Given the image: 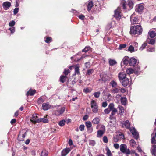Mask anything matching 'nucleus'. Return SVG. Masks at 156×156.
Wrapping results in <instances>:
<instances>
[{"instance_id": "f257e3e1", "label": "nucleus", "mask_w": 156, "mask_h": 156, "mask_svg": "<svg viewBox=\"0 0 156 156\" xmlns=\"http://www.w3.org/2000/svg\"><path fill=\"white\" fill-rule=\"evenodd\" d=\"M123 125L125 126L126 128L127 129H130V130L135 139H137L138 138L139 134L138 133L135 128L130 127V123L128 120L125 121Z\"/></svg>"}, {"instance_id": "f03ea898", "label": "nucleus", "mask_w": 156, "mask_h": 156, "mask_svg": "<svg viewBox=\"0 0 156 156\" xmlns=\"http://www.w3.org/2000/svg\"><path fill=\"white\" fill-rule=\"evenodd\" d=\"M142 32V29L140 25L133 26L131 27L130 29V33L132 35L136 34L140 35Z\"/></svg>"}, {"instance_id": "7ed1b4c3", "label": "nucleus", "mask_w": 156, "mask_h": 156, "mask_svg": "<svg viewBox=\"0 0 156 156\" xmlns=\"http://www.w3.org/2000/svg\"><path fill=\"white\" fill-rule=\"evenodd\" d=\"M92 112L95 113L98 111V105L96 102L94 100H92L90 102Z\"/></svg>"}, {"instance_id": "20e7f679", "label": "nucleus", "mask_w": 156, "mask_h": 156, "mask_svg": "<svg viewBox=\"0 0 156 156\" xmlns=\"http://www.w3.org/2000/svg\"><path fill=\"white\" fill-rule=\"evenodd\" d=\"M120 150L124 153L127 154H130V151L129 149H127V146L124 144H122L120 146Z\"/></svg>"}, {"instance_id": "39448f33", "label": "nucleus", "mask_w": 156, "mask_h": 156, "mask_svg": "<svg viewBox=\"0 0 156 156\" xmlns=\"http://www.w3.org/2000/svg\"><path fill=\"white\" fill-rule=\"evenodd\" d=\"M114 12V17H115L117 20H120L121 17L120 8L118 7L117 9Z\"/></svg>"}, {"instance_id": "423d86ee", "label": "nucleus", "mask_w": 156, "mask_h": 156, "mask_svg": "<svg viewBox=\"0 0 156 156\" xmlns=\"http://www.w3.org/2000/svg\"><path fill=\"white\" fill-rule=\"evenodd\" d=\"M85 125L87 128L88 133H91L93 131V129L92 127L91 122L90 121H87L85 122Z\"/></svg>"}, {"instance_id": "0eeeda50", "label": "nucleus", "mask_w": 156, "mask_h": 156, "mask_svg": "<svg viewBox=\"0 0 156 156\" xmlns=\"http://www.w3.org/2000/svg\"><path fill=\"white\" fill-rule=\"evenodd\" d=\"M65 110V107L59 108L57 110L55 111V114L56 115L59 116L64 112Z\"/></svg>"}, {"instance_id": "6e6552de", "label": "nucleus", "mask_w": 156, "mask_h": 156, "mask_svg": "<svg viewBox=\"0 0 156 156\" xmlns=\"http://www.w3.org/2000/svg\"><path fill=\"white\" fill-rule=\"evenodd\" d=\"M144 8V5L142 4H139L136 6V11L140 14H141Z\"/></svg>"}, {"instance_id": "1a4fd4ad", "label": "nucleus", "mask_w": 156, "mask_h": 156, "mask_svg": "<svg viewBox=\"0 0 156 156\" xmlns=\"http://www.w3.org/2000/svg\"><path fill=\"white\" fill-rule=\"evenodd\" d=\"M131 23L133 24H135L138 22L137 17L135 16V14H133L130 17Z\"/></svg>"}, {"instance_id": "9d476101", "label": "nucleus", "mask_w": 156, "mask_h": 156, "mask_svg": "<svg viewBox=\"0 0 156 156\" xmlns=\"http://www.w3.org/2000/svg\"><path fill=\"white\" fill-rule=\"evenodd\" d=\"M130 58L127 56L125 57L123 59L122 62H121V66H122L123 65H127L129 64Z\"/></svg>"}, {"instance_id": "9b49d317", "label": "nucleus", "mask_w": 156, "mask_h": 156, "mask_svg": "<svg viewBox=\"0 0 156 156\" xmlns=\"http://www.w3.org/2000/svg\"><path fill=\"white\" fill-rule=\"evenodd\" d=\"M123 86L124 87L129 85L130 84L129 79L128 78H126L123 80H122L121 82Z\"/></svg>"}, {"instance_id": "f8f14e48", "label": "nucleus", "mask_w": 156, "mask_h": 156, "mask_svg": "<svg viewBox=\"0 0 156 156\" xmlns=\"http://www.w3.org/2000/svg\"><path fill=\"white\" fill-rule=\"evenodd\" d=\"M39 119L38 118L36 114H34L32 115L31 118L30 119V121L33 123L35 124L37 123V122Z\"/></svg>"}, {"instance_id": "ddd939ff", "label": "nucleus", "mask_w": 156, "mask_h": 156, "mask_svg": "<svg viewBox=\"0 0 156 156\" xmlns=\"http://www.w3.org/2000/svg\"><path fill=\"white\" fill-rule=\"evenodd\" d=\"M118 78L120 82L126 78V74L124 72H120L119 73Z\"/></svg>"}, {"instance_id": "4468645a", "label": "nucleus", "mask_w": 156, "mask_h": 156, "mask_svg": "<svg viewBox=\"0 0 156 156\" xmlns=\"http://www.w3.org/2000/svg\"><path fill=\"white\" fill-rule=\"evenodd\" d=\"M70 148H66L63 149L61 152V156H66L70 151Z\"/></svg>"}, {"instance_id": "2eb2a0df", "label": "nucleus", "mask_w": 156, "mask_h": 156, "mask_svg": "<svg viewBox=\"0 0 156 156\" xmlns=\"http://www.w3.org/2000/svg\"><path fill=\"white\" fill-rule=\"evenodd\" d=\"M11 5V3L8 2H5L2 4V6L3 9L5 10H7Z\"/></svg>"}, {"instance_id": "dca6fc26", "label": "nucleus", "mask_w": 156, "mask_h": 156, "mask_svg": "<svg viewBox=\"0 0 156 156\" xmlns=\"http://www.w3.org/2000/svg\"><path fill=\"white\" fill-rule=\"evenodd\" d=\"M137 60L133 57L130 58L129 65L130 66H133L136 63Z\"/></svg>"}, {"instance_id": "f3484780", "label": "nucleus", "mask_w": 156, "mask_h": 156, "mask_svg": "<svg viewBox=\"0 0 156 156\" xmlns=\"http://www.w3.org/2000/svg\"><path fill=\"white\" fill-rule=\"evenodd\" d=\"M48 119L45 116L43 118H40L37 122V123L43 122V123H48Z\"/></svg>"}, {"instance_id": "a211bd4d", "label": "nucleus", "mask_w": 156, "mask_h": 156, "mask_svg": "<svg viewBox=\"0 0 156 156\" xmlns=\"http://www.w3.org/2000/svg\"><path fill=\"white\" fill-rule=\"evenodd\" d=\"M51 107V105L48 103H44L42 105L43 109L44 110H47L49 109Z\"/></svg>"}, {"instance_id": "6ab92c4d", "label": "nucleus", "mask_w": 156, "mask_h": 156, "mask_svg": "<svg viewBox=\"0 0 156 156\" xmlns=\"http://www.w3.org/2000/svg\"><path fill=\"white\" fill-rule=\"evenodd\" d=\"M151 153L154 156H156V145H152V147L151 150Z\"/></svg>"}, {"instance_id": "aec40b11", "label": "nucleus", "mask_w": 156, "mask_h": 156, "mask_svg": "<svg viewBox=\"0 0 156 156\" xmlns=\"http://www.w3.org/2000/svg\"><path fill=\"white\" fill-rule=\"evenodd\" d=\"M120 99L121 104L123 105H125L127 102V99L126 97H121Z\"/></svg>"}, {"instance_id": "412c9836", "label": "nucleus", "mask_w": 156, "mask_h": 156, "mask_svg": "<svg viewBox=\"0 0 156 156\" xmlns=\"http://www.w3.org/2000/svg\"><path fill=\"white\" fill-rule=\"evenodd\" d=\"M36 93L35 90H32L30 89L26 93V95L27 96L29 95L33 96Z\"/></svg>"}, {"instance_id": "4be33fe9", "label": "nucleus", "mask_w": 156, "mask_h": 156, "mask_svg": "<svg viewBox=\"0 0 156 156\" xmlns=\"http://www.w3.org/2000/svg\"><path fill=\"white\" fill-rule=\"evenodd\" d=\"M147 42L151 45L154 44L155 42V40L154 39H150L148 38L147 40Z\"/></svg>"}, {"instance_id": "5701e85b", "label": "nucleus", "mask_w": 156, "mask_h": 156, "mask_svg": "<svg viewBox=\"0 0 156 156\" xmlns=\"http://www.w3.org/2000/svg\"><path fill=\"white\" fill-rule=\"evenodd\" d=\"M137 50V49H135V48L132 45L130 46L128 49V51H129L131 53H132L136 51Z\"/></svg>"}, {"instance_id": "b1692460", "label": "nucleus", "mask_w": 156, "mask_h": 156, "mask_svg": "<svg viewBox=\"0 0 156 156\" xmlns=\"http://www.w3.org/2000/svg\"><path fill=\"white\" fill-rule=\"evenodd\" d=\"M118 108L119 109V112L120 114L121 115H123V113H124V108L121 105H119V106L118 107Z\"/></svg>"}, {"instance_id": "393cba45", "label": "nucleus", "mask_w": 156, "mask_h": 156, "mask_svg": "<svg viewBox=\"0 0 156 156\" xmlns=\"http://www.w3.org/2000/svg\"><path fill=\"white\" fill-rule=\"evenodd\" d=\"M105 132L104 131H101V130H99L97 131V136L98 137H101L103 134H104Z\"/></svg>"}, {"instance_id": "a878e982", "label": "nucleus", "mask_w": 156, "mask_h": 156, "mask_svg": "<svg viewBox=\"0 0 156 156\" xmlns=\"http://www.w3.org/2000/svg\"><path fill=\"white\" fill-rule=\"evenodd\" d=\"M129 143L130 145L132 147L134 148L135 147L136 143L133 139H131L129 141Z\"/></svg>"}, {"instance_id": "bb28decb", "label": "nucleus", "mask_w": 156, "mask_h": 156, "mask_svg": "<svg viewBox=\"0 0 156 156\" xmlns=\"http://www.w3.org/2000/svg\"><path fill=\"white\" fill-rule=\"evenodd\" d=\"M100 121V120L98 118L96 117L93 120L92 122L94 124H98L99 123Z\"/></svg>"}, {"instance_id": "cd10ccee", "label": "nucleus", "mask_w": 156, "mask_h": 156, "mask_svg": "<svg viewBox=\"0 0 156 156\" xmlns=\"http://www.w3.org/2000/svg\"><path fill=\"white\" fill-rule=\"evenodd\" d=\"M93 6V3L92 1H90L87 6V9L88 11L90 10L92 7Z\"/></svg>"}, {"instance_id": "c85d7f7f", "label": "nucleus", "mask_w": 156, "mask_h": 156, "mask_svg": "<svg viewBox=\"0 0 156 156\" xmlns=\"http://www.w3.org/2000/svg\"><path fill=\"white\" fill-rule=\"evenodd\" d=\"M67 76H66L62 75L60 78V80L62 83H64L66 80Z\"/></svg>"}, {"instance_id": "c756f323", "label": "nucleus", "mask_w": 156, "mask_h": 156, "mask_svg": "<svg viewBox=\"0 0 156 156\" xmlns=\"http://www.w3.org/2000/svg\"><path fill=\"white\" fill-rule=\"evenodd\" d=\"M109 63L111 66H113L117 64L116 61L115 60L109 59Z\"/></svg>"}, {"instance_id": "7c9ffc66", "label": "nucleus", "mask_w": 156, "mask_h": 156, "mask_svg": "<svg viewBox=\"0 0 156 156\" xmlns=\"http://www.w3.org/2000/svg\"><path fill=\"white\" fill-rule=\"evenodd\" d=\"M25 137V134H23L21 135L20 134L19 135L18 138V140L20 141H22L24 139Z\"/></svg>"}, {"instance_id": "2f4dec72", "label": "nucleus", "mask_w": 156, "mask_h": 156, "mask_svg": "<svg viewBox=\"0 0 156 156\" xmlns=\"http://www.w3.org/2000/svg\"><path fill=\"white\" fill-rule=\"evenodd\" d=\"M119 91L120 90L119 89L115 87L112 90L111 92L112 93L115 94L119 93Z\"/></svg>"}, {"instance_id": "473e14b6", "label": "nucleus", "mask_w": 156, "mask_h": 156, "mask_svg": "<svg viewBox=\"0 0 156 156\" xmlns=\"http://www.w3.org/2000/svg\"><path fill=\"white\" fill-rule=\"evenodd\" d=\"M127 6H129V9H128V10H129L131 9L133 6V3L131 1H128V5H127Z\"/></svg>"}, {"instance_id": "72a5a7b5", "label": "nucleus", "mask_w": 156, "mask_h": 156, "mask_svg": "<svg viewBox=\"0 0 156 156\" xmlns=\"http://www.w3.org/2000/svg\"><path fill=\"white\" fill-rule=\"evenodd\" d=\"M110 84L112 86V87H115L117 86V83L114 80H112L110 82Z\"/></svg>"}, {"instance_id": "f704fd0d", "label": "nucleus", "mask_w": 156, "mask_h": 156, "mask_svg": "<svg viewBox=\"0 0 156 156\" xmlns=\"http://www.w3.org/2000/svg\"><path fill=\"white\" fill-rule=\"evenodd\" d=\"M44 101V99L43 96L40 97L38 100L37 102L39 104H41Z\"/></svg>"}, {"instance_id": "c9c22d12", "label": "nucleus", "mask_w": 156, "mask_h": 156, "mask_svg": "<svg viewBox=\"0 0 156 156\" xmlns=\"http://www.w3.org/2000/svg\"><path fill=\"white\" fill-rule=\"evenodd\" d=\"M134 72V70L132 68H129L126 70V72L128 74L130 75Z\"/></svg>"}, {"instance_id": "e433bc0d", "label": "nucleus", "mask_w": 156, "mask_h": 156, "mask_svg": "<svg viewBox=\"0 0 156 156\" xmlns=\"http://www.w3.org/2000/svg\"><path fill=\"white\" fill-rule=\"evenodd\" d=\"M48 152L45 150H44L41 153V156H47Z\"/></svg>"}, {"instance_id": "4c0bfd02", "label": "nucleus", "mask_w": 156, "mask_h": 156, "mask_svg": "<svg viewBox=\"0 0 156 156\" xmlns=\"http://www.w3.org/2000/svg\"><path fill=\"white\" fill-rule=\"evenodd\" d=\"M89 145L92 146H93L95 144V142L94 140H89Z\"/></svg>"}, {"instance_id": "58836bf2", "label": "nucleus", "mask_w": 156, "mask_h": 156, "mask_svg": "<svg viewBox=\"0 0 156 156\" xmlns=\"http://www.w3.org/2000/svg\"><path fill=\"white\" fill-rule=\"evenodd\" d=\"M75 75L79 74H80L79 67L78 66H76L75 68Z\"/></svg>"}, {"instance_id": "ea45409f", "label": "nucleus", "mask_w": 156, "mask_h": 156, "mask_svg": "<svg viewBox=\"0 0 156 156\" xmlns=\"http://www.w3.org/2000/svg\"><path fill=\"white\" fill-rule=\"evenodd\" d=\"M126 2L125 1L123 0L121 2V4L122 5L123 9L125 10L127 9L126 7Z\"/></svg>"}, {"instance_id": "a19ab883", "label": "nucleus", "mask_w": 156, "mask_h": 156, "mask_svg": "<svg viewBox=\"0 0 156 156\" xmlns=\"http://www.w3.org/2000/svg\"><path fill=\"white\" fill-rule=\"evenodd\" d=\"M90 49L91 48L90 47L88 46H86L84 49H83L82 51L83 52H86L88 51L89 50H90Z\"/></svg>"}, {"instance_id": "79ce46f5", "label": "nucleus", "mask_w": 156, "mask_h": 156, "mask_svg": "<svg viewBox=\"0 0 156 156\" xmlns=\"http://www.w3.org/2000/svg\"><path fill=\"white\" fill-rule=\"evenodd\" d=\"M94 70L93 69H90L87 70V75H91L94 72Z\"/></svg>"}, {"instance_id": "37998d69", "label": "nucleus", "mask_w": 156, "mask_h": 156, "mask_svg": "<svg viewBox=\"0 0 156 156\" xmlns=\"http://www.w3.org/2000/svg\"><path fill=\"white\" fill-rule=\"evenodd\" d=\"M106 150L107 151L106 154L107 156H111L112 155L111 151L108 147H107L106 148Z\"/></svg>"}, {"instance_id": "c03bdc74", "label": "nucleus", "mask_w": 156, "mask_h": 156, "mask_svg": "<svg viewBox=\"0 0 156 156\" xmlns=\"http://www.w3.org/2000/svg\"><path fill=\"white\" fill-rule=\"evenodd\" d=\"M126 46V44H121L119 45L118 49L119 50H122L125 48Z\"/></svg>"}, {"instance_id": "a18cd8bd", "label": "nucleus", "mask_w": 156, "mask_h": 156, "mask_svg": "<svg viewBox=\"0 0 156 156\" xmlns=\"http://www.w3.org/2000/svg\"><path fill=\"white\" fill-rule=\"evenodd\" d=\"M147 45V44L146 43H143L141 46L140 48L139 49L140 51H142L146 47Z\"/></svg>"}, {"instance_id": "49530a36", "label": "nucleus", "mask_w": 156, "mask_h": 156, "mask_svg": "<svg viewBox=\"0 0 156 156\" xmlns=\"http://www.w3.org/2000/svg\"><path fill=\"white\" fill-rule=\"evenodd\" d=\"M44 41L46 42L49 43L52 41V38L50 37H48L46 38V39H45Z\"/></svg>"}, {"instance_id": "de8ad7c7", "label": "nucleus", "mask_w": 156, "mask_h": 156, "mask_svg": "<svg viewBox=\"0 0 156 156\" xmlns=\"http://www.w3.org/2000/svg\"><path fill=\"white\" fill-rule=\"evenodd\" d=\"M66 121L65 120H62L60 121L59 123V125L60 126H63L65 124Z\"/></svg>"}, {"instance_id": "09e8293b", "label": "nucleus", "mask_w": 156, "mask_h": 156, "mask_svg": "<svg viewBox=\"0 0 156 156\" xmlns=\"http://www.w3.org/2000/svg\"><path fill=\"white\" fill-rule=\"evenodd\" d=\"M114 105L113 103H111L110 104L108 105V108L110 109L111 111L113 109V108H114Z\"/></svg>"}, {"instance_id": "8fccbe9b", "label": "nucleus", "mask_w": 156, "mask_h": 156, "mask_svg": "<svg viewBox=\"0 0 156 156\" xmlns=\"http://www.w3.org/2000/svg\"><path fill=\"white\" fill-rule=\"evenodd\" d=\"M70 72V71L68 69H64V71L63 72V73L65 75V76H66Z\"/></svg>"}, {"instance_id": "3c124183", "label": "nucleus", "mask_w": 156, "mask_h": 156, "mask_svg": "<svg viewBox=\"0 0 156 156\" xmlns=\"http://www.w3.org/2000/svg\"><path fill=\"white\" fill-rule=\"evenodd\" d=\"M100 94V92H95L93 94L95 97L96 98H98L99 97Z\"/></svg>"}, {"instance_id": "603ef678", "label": "nucleus", "mask_w": 156, "mask_h": 156, "mask_svg": "<svg viewBox=\"0 0 156 156\" xmlns=\"http://www.w3.org/2000/svg\"><path fill=\"white\" fill-rule=\"evenodd\" d=\"M140 70V68L139 66H137L134 69V72L136 73H137Z\"/></svg>"}, {"instance_id": "864d4df0", "label": "nucleus", "mask_w": 156, "mask_h": 156, "mask_svg": "<svg viewBox=\"0 0 156 156\" xmlns=\"http://www.w3.org/2000/svg\"><path fill=\"white\" fill-rule=\"evenodd\" d=\"M147 51L148 52H154L155 51V48H149L147 49Z\"/></svg>"}, {"instance_id": "5fc2aeb1", "label": "nucleus", "mask_w": 156, "mask_h": 156, "mask_svg": "<svg viewBox=\"0 0 156 156\" xmlns=\"http://www.w3.org/2000/svg\"><path fill=\"white\" fill-rule=\"evenodd\" d=\"M111 111L112 112L111 115H115L117 111V110L116 108H113V109Z\"/></svg>"}, {"instance_id": "6e6d98bb", "label": "nucleus", "mask_w": 156, "mask_h": 156, "mask_svg": "<svg viewBox=\"0 0 156 156\" xmlns=\"http://www.w3.org/2000/svg\"><path fill=\"white\" fill-rule=\"evenodd\" d=\"M15 23L13 20H12L9 23V26L13 27V26L15 24Z\"/></svg>"}, {"instance_id": "4d7b16f0", "label": "nucleus", "mask_w": 156, "mask_h": 156, "mask_svg": "<svg viewBox=\"0 0 156 156\" xmlns=\"http://www.w3.org/2000/svg\"><path fill=\"white\" fill-rule=\"evenodd\" d=\"M84 125L83 124H82L80 125L79 126V129L81 131H83L84 129Z\"/></svg>"}, {"instance_id": "13d9d810", "label": "nucleus", "mask_w": 156, "mask_h": 156, "mask_svg": "<svg viewBox=\"0 0 156 156\" xmlns=\"http://www.w3.org/2000/svg\"><path fill=\"white\" fill-rule=\"evenodd\" d=\"M151 143L152 144H156V140L154 136L151 139Z\"/></svg>"}, {"instance_id": "bf43d9fd", "label": "nucleus", "mask_w": 156, "mask_h": 156, "mask_svg": "<svg viewBox=\"0 0 156 156\" xmlns=\"http://www.w3.org/2000/svg\"><path fill=\"white\" fill-rule=\"evenodd\" d=\"M9 30H10L11 33H13L15 31V28L14 27H11L9 28Z\"/></svg>"}, {"instance_id": "052dcab7", "label": "nucleus", "mask_w": 156, "mask_h": 156, "mask_svg": "<svg viewBox=\"0 0 156 156\" xmlns=\"http://www.w3.org/2000/svg\"><path fill=\"white\" fill-rule=\"evenodd\" d=\"M103 141L105 143H107L108 142V139L106 136H104L103 139Z\"/></svg>"}, {"instance_id": "680f3d73", "label": "nucleus", "mask_w": 156, "mask_h": 156, "mask_svg": "<svg viewBox=\"0 0 156 156\" xmlns=\"http://www.w3.org/2000/svg\"><path fill=\"white\" fill-rule=\"evenodd\" d=\"M19 8H16L14 9L13 13L14 15H16L18 12Z\"/></svg>"}, {"instance_id": "e2e57ef3", "label": "nucleus", "mask_w": 156, "mask_h": 156, "mask_svg": "<svg viewBox=\"0 0 156 156\" xmlns=\"http://www.w3.org/2000/svg\"><path fill=\"white\" fill-rule=\"evenodd\" d=\"M79 18L82 20H83L85 18V16L84 15L81 14L78 16Z\"/></svg>"}, {"instance_id": "0e129e2a", "label": "nucleus", "mask_w": 156, "mask_h": 156, "mask_svg": "<svg viewBox=\"0 0 156 156\" xmlns=\"http://www.w3.org/2000/svg\"><path fill=\"white\" fill-rule=\"evenodd\" d=\"M130 154H135L136 156H139L138 154L136 153V152L134 150H131L130 151Z\"/></svg>"}, {"instance_id": "69168bd1", "label": "nucleus", "mask_w": 156, "mask_h": 156, "mask_svg": "<svg viewBox=\"0 0 156 156\" xmlns=\"http://www.w3.org/2000/svg\"><path fill=\"white\" fill-rule=\"evenodd\" d=\"M110 111H111L110 110V109H109L108 108L107 109H105L104 110V112L105 114H108L109 113Z\"/></svg>"}, {"instance_id": "338daca9", "label": "nucleus", "mask_w": 156, "mask_h": 156, "mask_svg": "<svg viewBox=\"0 0 156 156\" xmlns=\"http://www.w3.org/2000/svg\"><path fill=\"white\" fill-rule=\"evenodd\" d=\"M83 91L85 93H87L90 92V90L88 88L84 89Z\"/></svg>"}, {"instance_id": "774afa93", "label": "nucleus", "mask_w": 156, "mask_h": 156, "mask_svg": "<svg viewBox=\"0 0 156 156\" xmlns=\"http://www.w3.org/2000/svg\"><path fill=\"white\" fill-rule=\"evenodd\" d=\"M133 45L134 46L135 49H137L138 46V44L136 42H134L133 43Z\"/></svg>"}]
</instances>
